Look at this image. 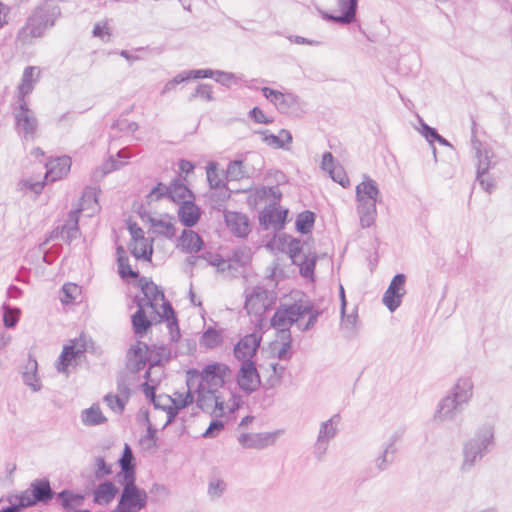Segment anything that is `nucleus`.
Listing matches in <instances>:
<instances>
[{"label":"nucleus","mask_w":512,"mask_h":512,"mask_svg":"<svg viewBox=\"0 0 512 512\" xmlns=\"http://www.w3.org/2000/svg\"><path fill=\"white\" fill-rule=\"evenodd\" d=\"M60 13V8L57 5L46 2L36 8L28 18L26 29L32 37H40L47 28L54 25Z\"/></svg>","instance_id":"3"},{"label":"nucleus","mask_w":512,"mask_h":512,"mask_svg":"<svg viewBox=\"0 0 512 512\" xmlns=\"http://www.w3.org/2000/svg\"><path fill=\"white\" fill-rule=\"evenodd\" d=\"M120 389V395L118 394H107L104 397V401L106 402L107 406L116 414H122L125 406L129 400V386H119Z\"/></svg>","instance_id":"30"},{"label":"nucleus","mask_w":512,"mask_h":512,"mask_svg":"<svg viewBox=\"0 0 512 512\" xmlns=\"http://www.w3.org/2000/svg\"><path fill=\"white\" fill-rule=\"evenodd\" d=\"M405 281L404 274H396L384 293L383 303L390 312H394L401 305L402 297L405 294Z\"/></svg>","instance_id":"12"},{"label":"nucleus","mask_w":512,"mask_h":512,"mask_svg":"<svg viewBox=\"0 0 512 512\" xmlns=\"http://www.w3.org/2000/svg\"><path fill=\"white\" fill-rule=\"evenodd\" d=\"M168 199L176 204L181 205V203L187 201V199H195V196L186 185H184L180 180L176 179L170 183Z\"/></svg>","instance_id":"31"},{"label":"nucleus","mask_w":512,"mask_h":512,"mask_svg":"<svg viewBox=\"0 0 512 512\" xmlns=\"http://www.w3.org/2000/svg\"><path fill=\"white\" fill-rule=\"evenodd\" d=\"M118 159L111 158L108 163L104 165V173L111 172L112 170L119 169L125 164V160L129 159L131 155L128 150L121 149L116 154Z\"/></svg>","instance_id":"49"},{"label":"nucleus","mask_w":512,"mask_h":512,"mask_svg":"<svg viewBox=\"0 0 512 512\" xmlns=\"http://www.w3.org/2000/svg\"><path fill=\"white\" fill-rule=\"evenodd\" d=\"M162 309V313H159L156 308L153 309V311L161 320H165L167 322L171 340L177 341L180 338V329L172 304L169 301H164L162 304Z\"/></svg>","instance_id":"24"},{"label":"nucleus","mask_w":512,"mask_h":512,"mask_svg":"<svg viewBox=\"0 0 512 512\" xmlns=\"http://www.w3.org/2000/svg\"><path fill=\"white\" fill-rule=\"evenodd\" d=\"M315 223V214L312 211L305 210L296 217L295 227L301 234L309 233Z\"/></svg>","instance_id":"39"},{"label":"nucleus","mask_w":512,"mask_h":512,"mask_svg":"<svg viewBox=\"0 0 512 512\" xmlns=\"http://www.w3.org/2000/svg\"><path fill=\"white\" fill-rule=\"evenodd\" d=\"M195 98H201L208 102L213 101L212 86L209 84L197 85L195 91L190 95L189 101H193Z\"/></svg>","instance_id":"53"},{"label":"nucleus","mask_w":512,"mask_h":512,"mask_svg":"<svg viewBox=\"0 0 512 512\" xmlns=\"http://www.w3.org/2000/svg\"><path fill=\"white\" fill-rule=\"evenodd\" d=\"M56 502L63 508L64 511H72L76 508L74 498L70 495V489H63L56 493Z\"/></svg>","instance_id":"51"},{"label":"nucleus","mask_w":512,"mask_h":512,"mask_svg":"<svg viewBox=\"0 0 512 512\" xmlns=\"http://www.w3.org/2000/svg\"><path fill=\"white\" fill-rule=\"evenodd\" d=\"M118 463L121 468L116 475L118 480L126 478V475H130V478L136 477L135 458L132 449L128 444L124 445L123 453L121 458L118 460Z\"/></svg>","instance_id":"26"},{"label":"nucleus","mask_w":512,"mask_h":512,"mask_svg":"<svg viewBox=\"0 0 512 512\" xmlns=\"http://www.w3.org/2000/svg\"><path fill=\"white\" fill-rule=\"evenodd\" d=\"M188 380L186 384H190V381L198 378L199 384H226V381L231 376L230 368L223 363H212L206 365L202 371H198L196 369H190L188 372Z\"/></svg>","instance_id":"8"},{"label":"nucleus","mask_w":512,"mask_h":512,"mask_svg":"<svg viewBox=\"0 0 512 512\" xmlns=\"http://www.w3.org/2000/svg\"><path fill=\"white\" fill-rule=\"evenodd\" d=\"M216 191L210 194V201L214 209L221 210L226 200L230 198L228 187L215 188Z\"/></svg>","instance_id":"47"},{"label":"nucleus","mask_w":512,"mask_h":512,"mask_svg":"<svg viewBox=\"0 0 512 512\" xmlns=\"http://www.w3.org/2000/svg\"><path fill=\"white\" fill-rule=\"evenodd\" d=\"M178 247L185 253H198L204 246L201 236L193 230L184 229L179 237Z\"/></svg>","instance_id":"23"},{"label":"nucleus","mask_w":512,"mask_h":512,"mask_svg":"<svg viewBox=\"0 0 512 512\" xmlns=\"http://www.w3.org/2000/svg\"><path fill=\"white\" fill-rule=\"evenodd\" d=\"M81 421L86 426H98L107 422L98 404H93L90 408L81 413Z\"/></svg>","instance_id":"35"},{"label":"nucleus","mask_w":512,"mask_h":512,"mask_svg":"<svg viewBox=\"0 0 512 512\" xmlns=\"http://www.w3.org/2000/svg\"><path fill=\"white\" fill-rule=\"evenodd\" d=\"M37 68L34 66H27L22 74L21 83L17 88V100L18 102L26 101L25 97L32 93L34 89V83L37 79H33L34 72Z\"/></svg>","instance_id":"29"},{"label":"nucleus","mask_w":512,"mask_h":512,"mask_svg":"<svg viewBox=\"0 0 512 512\" xmlns=\"http://www.w3.org/2000/svg\"><path fill=\"white\" fill-rule=\"evenodd\" d=\"M129 358V366L132 365V361H134L133 369L135 371H139L142 368L145 367L146 364V358H145V352L141 347L133 348L129 351L128 354Z\"/></svg>","instance_id":"48"},{"label":"nucleus","mask_w":512,"mask_h":512,"mask_svg":"<svg viewBox=\"0 0 512 512\" xmlns=\"http://www.w3.org/2000/svg\"><path fill=\"white\" fill-rule=\"evenodd\" d=\"M356 198L379 201L380 190L376 181L365 176V180L356 186Z\"/></svg>","instance_id":"32"},{"label":"nucleus","mask_w":512,"mask_h":512,"mask_svg":"<svg viewBox=\"0 0 512 512\" xmlns=\"http://www.w3.org/2000/svg\"><path fill=\"white\" fill-rule=\"evenodd\" d=\"M202 260H205L208 265L217 267L218 271L225 272V259H223L219 254H214L212 252H205L202 254Z\"/></svg>","instance_id":"57"},{"label":"nucleus","mask_w":512,"mask_h":512,"mask_svg":"<svg viewBox=\"0 0 512 512\" xmlns=\"http://www.w3.org/2000/svg\"><path fill=\"white\" fill-rule=\"evenodd\" d=\"M270 304L269 291L262 286H256L246 295L244 308L250 315H262Z\"/></svg>","instance_id":"11"},{"label":"nucleus","mask_w":512,"mask_h":512,"mask_svg":"<svg viewBox=\"0 0 512 512\" xmlns=\"http://www.w3.org/2000/svg\"><path fill=\"white\" fill-rule=\"evenodd\" d=\"M472 388L473 386H453L452 392L440 401L435 417L452 419L455 412L461 410L472 397Z\"/></svg>","instance_id":"4"},{"label":"nucleus","mask_w":512,"mask_h":512,"mask_svg":"<svg viewBox=\"0 0 512 512\" xmlns=\"http://www.w3.org/2000/svg\"><path fill=\"white\" fill-rule=\"evenodd\" d=\"M297 265L300 266V274L305 277L309 278L312 277L314 274V269L316 265V257L312 256H305L303 261L301 263H298Z\"/></svg>","instance_id":"56"},{"label":"nucleus","mask_w":512,"mask_h":512,"mask_svg":"<svg viewBox=\"0 0 512 512\" xmlns=\"http://www.w3.org/2000/svg\"><path fill=\"white\" fill-rule=\"evenodd\" d=\"M299 307V319L305 315H308V321L306 324L302 325L298 322V328L301 331H308L314 328L316 325L319 316L322 314V311L315 306V304L310 299H299L298 300Z\"/></svg>","instance_id":"19"},{"label":"nucleus","mask_w":512,"mask_h":512,"mask_svg":"<svg viewBox=\"0 0 512 512\" xmlns=\"http://www.w3.org/2000/svg\"><path fill=\"white\" fill-rule=\"evenodd\" d=\"M357 202H358V206H357L358 213H368V212L377 213L376 203L378 201L357 198Z\"/></svg>","instance_id":"63"},{"label":"nucleus","mask_w":512,"mask_h":512,"mask_svg":"<svg viewBox=\"0 0 512 512\" xmlns=\"http://www.w3.org/2000/svg\"><path fill=\"white\" fill-rule=\"evenodd\" d=\"M224 217L227 226L237 237H246L250 233L249 219L246 215L228 211Z\"/></svg>","instance_id":"21"},{"label":"nucleus","mask_w":512,"mask_h":512,"mask_svg":"<svg viewBox=\"0 0 512 512\" xmlns=\"http://www.w3.org/2000/svg\"><path fill=\"white\" fill-rule=\"evenodd\" d=\"M170 191V185L159 182L147 195L150 201H158L164 197L168 198V192Z\"/></svg>","instance_id":"59"},{"label":"nucleus","mask_w":512,"mask_h":512,"mask_svg":"<svg viewBox=\"0 0 512 512\" xmlns=\"http://www.w3.org/2000/svg\"><path fill=\"white\" fill-rule=\"evenodd\" d=\"M141 290L143 295L146 297L145 304H149V307L155 309V302L158 299H164L163 291L152 281H148L145 277L140 279Z\"/></svg>","instance_id":"33"},{"label":"nucleus","mask_w":512,"mask_h":512,"mask_svg":"<svg viewBox=\"0 0 512 512\" xmlns=\"http://www.w3.org/2000/svg\"><path fill=\"white\" fill-rule=\"evenodd\" d=\"M37 368V361L29 357L24 367V371L22 372V379L24 384H35L39 381V377L37 375Z\"/></svg>","instance_id":"44"},{"label":"nucleus","mask_w":512,"mask_h":512,"mask_svg":"<svg viewBox=\"0 0 512 512\" xmlns=\"http://www.w3.org/2000/svg\"><path fill=\"white\" fill-rule=\"evenodd\" d=\"M3 323L7 328H13L19 321L20 309L19 308H11L7 305L3 306Z\"/></svg>","instance_id":"52"},{"label":"nucleus","mask_w":512,"mask_h":512,"mask_svg":"<svg viewBox=\"0 0 512 512\" xmlns=\"http://www.w3.org/2000/svg\"><path fill=\"white\" fill-rule=\"evenodd\" d=\"M119 489L117 486L110 480H106L100 483L93 493V502L102 505L109 504L113 501V499L118 494Z\"/></svg>","instance_id":"27"},{"label":"nucleus","mask_w":512,"mask_h":512,"mask_svg":"<svg viewBox=\"0 0 512 512\" xmlns=\"http://www.w3.org/2000/svg\"><path fill=\"white\" fill-rule=\"evenodd\" d=\"M206 172H207V180H208L209 186L212 189L221 188V187L225 188V186H227L219 176L216 162H210L207 166Z\"/></svg>","instance_id":"46"},{"label":"nucleus","mask_w":512,"mask_h":512,"mask_svg":"<svg viewBox=\"0 0 512 512\" xmlns=\"http://www.w3.org/2000/svg\"><path fill=\"white\" fill-rule=\"evenodd\" d=\"M473 143H474V146H476V144L481 145L480 142H478V141H475ZM475 148H476V155L478 158L477 177L476 178L480 185H484L485 184V175L489 171V169L491 167V163L489 160L488 151L485 150L484 152H482L479 147H475Z\"/></svg>","instance_id":"36"},{"label":"nucleus","mask_w":512,"mask_h":512,"mask_svg":"<svg viewBox=\"0 0 512 512\" xmlns=\"http://www.w3.org/2000/svg\"><path fill=\"white\" fill-rule=\"evenodd\" d=\"M131 322L134 334L139 338L146 335L153 324L152 320L147 317L145 310L140 305L139 309L132 315Z\"/></svg>","instance_id":"34"},{"label":"nucleus","mask_w":512,"mask_h":512,"mask_svg":"<svg viewBox=\"0 0 512 512\" xmlns=\"http://www.w3.org/2000/svg\"><path fill=\"white\" fill-rule=\"evenodd\" d=\"M14 108L15 127L24 140H34L38 130V120L29 108L27 101L18 102Z\"/></svg>","instance_id":"6"},{"label":"nucleus","mask_w":512,"mask_h":512,"mask_svg":"<svg viewBox=\"0 0 512 512\" xmlns=\"http://www.w3.org/2000/svg\"><path fill=\"white\" fill-rule=\"evenodd\" d=\"M81 209L71 210L63 226V241L70 244L73 240L80 237L79 217Z\"/></svg>","instance_id":"25"},{"label":"nucleus","mask_w":512,"mask_h":512,"mask_svg":"<svg viewBox=\"0 0 512 512\" xmlns=\"http://www.w3.org/2000/svg\"><path fill=\"white\" fill-rule=\"evenodd\" d=\"M150 223L154 229V233L157 235L163 236L167 239H171L176 234L175 226L171 221L150 218Z\"/></svg>","instance_id":"38"},{"label":"nucleus","mask_w":512,"mask_h":512,"mask_svg":"<svg viewBox=\"0 0 512 512\" xmlns=\"http://www.w3.org/2000/svg\"><path fill=\"white\" fill-rule=\"evenodd\" d=\"M321 167L329 173L333 181L337 182L344 188L349 186L350 181L346 172L342 166L335 164L332 153L325 152L323 154Z\"/></svg>","instance_id":"18"},{"label":"nucleus","mask_w":512,"mask_h":512,"mask_svg":"<svg viewBox=\"0 0 512 512\" xmlns=\"http://www.w3.org/2000/svg\"><path fill=\"white\" fill-rule=\"evenodd\" d=\"M249 116L254 122L259 124H270L273 122V119L266 116L259 107L252 108L249 111Z\"/></svg>","instance_id":"64"},{"label":"nucleus","mask_w":512,"mask_h":512,"mask_svg":"<svg viewBox=\"0 0 512 512\" xmlns=\"http://www.w3.org/2000/svg\"><path fill=\"white\" fill-rule=\"evenodd\" d=\"M249 262V257L242 251H235L232 257L225 260L226 271L238 272L240 267H244Z\"/></svg>","instance_id":"43"},{"label":"nucleus","mask_w":512,"mask_h":512,"mask_svg":"<svg viewBox=\"0 0 512 512\" xmlns=\"http://www.w3.org/2000/svg\"><path fill=\"white\" fill-rule=\"evenodd\" d=\"M177 214L179 221L185 227L190 228L199 222L202 211L200 207L195 204V199H187V201L179 205Z\"/></svg>","instance_id":"16"},{"label":"nucleus","mask_w":512,"mask_h":512,"mask_svg":"<svg viewBox=\"0 0 512 512\" xmlns=\"http://www.w3.org/2000/svg\"><path fill=\"white\" fill-rule=\"evenodd\" d=\"M96 466H97V469L95 470V478L96 479H101L104 476H108V475L112 474L111 465L107 464L103 457L96 458Z\"/></svg>","instance_id":"61"},{"label":"nucleus","mask_w":512,"mask_h":512,"mask_svg":"<svg viewBox=\"0 0 512 512\" xmlns=\"http://www.w3.org/2000/svg\"><path fill=\"white\" fill-rule=\"evenodd\" d=\"M118 263V272L121 278H135L138 277L139 272L134 271L130 264L127 256H119L117 257Z\"/></svg>","instance_id":"50"},{"label":"nucleus","mask_w":512,"mask_h":512,"mask_svg":"<svg viewBox=\"0 0 512 512\" xmlns=\"http://www.w3.org/2000/svg\"><path fill=\"white\" fill-rule=\"evenodd\" d=\"M298 300L292 304L280 305L271 318V326L278 329L279 338L291 336L290 327L299 322Z\"/></svg>","instance_id":"7"},{"label":"nucleus","mask_w":512,"mask_h":512,"mask_svg":"<svg viewBox=\"0 0 512 512\" xmlns=\"http://www.w3.org/2000/svg\"><path fill=\"white\" fill-rule=\"evenodd\" d=\"M254 378L257 379L258 384H262L255 363L252 360L242 361L236 384H241V381L251 384Z\"/></svg>","instance_id":"37"},{"label":"nucleus","mask_w":512,"mask_h":512,"mask_svg":"<svg viewBox=\"0 0 512 512\" xmlns=\"http://www.w3.org/2000/svg\"><path fill=\"white\" fill-rule=\"evenodd\" d=\"M248 177L244 163L241 160L230 161L226 170V178L229 181H239Z\"/></svg>","instance_id":"40"},{"label":"nucleus","mask_w":512,"mask_h":512,"mask_svg":"<svg viewBox=\"0 0 512 512\" xmlns=\"http://www.w3.org/2000/svg\"><path fill=\"white\" fill-rule=\"evenodd\" d=\"M18 189L25 193L31 191L34 194L39 195L44 189V182L24 179L18 183Z\"/></svg>","instance_id":"55"},{"label":"nucleus","mask_w":512,"mask_h":512,"mask_svg":"<svg viewBox=\"0 0 512 512\" xmlns=\"http://www.w3.org/2000/svg\"><path fill=\"white\" fill-rule=\"evenodd\" d=\"M287 213V210L265 209L259 214L260 225L264 229L273 227L276 230H280L285 225Z\"/></svg>","instance_id":"20"},{"label":"nucleus","mask_w":512,"mask_h":512,"mask_svg":"<svg viewBox=\"0 0 512 512\" xmlns=\"http://www.w3.org/2000/svg\"><path fill=\"white\" fill-rule=\"evenodd\" d=\"M258 133L263 136L262 140L267 145L276 148H284V140L281 137L268 133V130L259 131Z\"/></svg>","instance_id":"62"},{"label":"nucleus","mask_w":512,"mask_h":512,"mask_svg":"<svg viewBox=\"0 0 512 512\" xmlns=\"http://www.w3.org/2000/svg\"><path fill=\"white\" fill-rule=\"evenodd\" d=\"M358 1L359 0H336L340 14H333L323 10H319V13L321 17L328 22L349 25L356 21Z\"/></svg>","instance_id":"10"},{"label":"nucleus","mask_w":512,"mask_h":512,"mask_svg":"<svg viewBox=\"0 0 512 512\" xmlns=\"http://www.w3.org/2000/svg\"><path fill=\"white\" fill-rule=\"evenodd\" d=\"M118 482L122 490L116 507L110 512H140L147 507L148 494L143 488L137 486L136 477L130 478V475H126V478Z\"/></svg>","instance_id":"2"},{"label":"nucleus","mask_w":512,"mask_h":512,"mask_svg":"<svg viewBox=\"0 0 512 512\" xmlns=\"http://www.w3.org/2000/svg\"><path fill=\"white\" fill-rule=\"evenodd\" d=\"M495 444L494 429L484 426L468 439L462 448L463 461L460 466L462 473H469L489 453Z\"/></svg>","instance_id":"1"},{"label":"nucleus","mask_w":512,"mask_h":512,"mask_svg":"<svg viewBox=\"0 0 512 512\" xmlns=\"http://www.w3.org/2000/svg\"><path fill=\"white\" fill-rule=\"evenodd\" d=\"M71 158L69 156L57 157L46 163L45 179L51 182L62 179L70 171Z\"/></svg>","instance_id":"17"},{"label":"nucleus","mask_w":512,"mask_h":512,"mask_svg":"<svg viewBox=\"0 0 512 512\" xmlns=\"http://www.w3.org/2000/svg\"><path fill=\"white\" fill-rule=\"evenodd\" d=\"M336 434L337 429L334 425L331 424V420L322 422L317 441L315 443V455L318 459H321V457L325 454L328 442L333 439Z\"/></svg>","instance_id":"22"},{"label":"nucleus","mask_w":512,"mask_h":512,"mask_svg":"<svg viewBox=\"0 0 512 512\" xmlns=\"http://www.w3.org/2000/svg\"><path fill=\"white\" fill-rule=\"evenodd\" d=\"M140 245L135 243L133 247L130 246L131 254L136 259H143L146 261H151L153 255V246L151 243H148V239L146 241H140Z\"/></svg>","instance_id":"42"},{"label":"nucleus","mask_w":512,"mask_h":512,"mask_svg":"<svg viewBox=\"0 0 512 512\" xmlns=\"http://www.w3.org/2000/svg\"><path fill=\"white\" fill-rule=\"evenodd\" d=\"M263 96L269 100L279 112L295 114L300 108L299 97L293 93H282L269 87L261 89Z\"/></svg>","instance_id":"9"},{"label":"nucleus","mask_w":512,"mask_h":512,"mask_svg":"<svg viewBox=\"0 0 512 512\" xmlns=\"http://www.w3.org/2000/svg\"><path fill=\"white\" fill-rule=\"evenodd\" d=\"M280 434V431L263 433H242L238 436V442L246 449L261 450L273 445Z\"/></svg>","instance_id":"13"},{"label":"nucleus","mask_w":512,"mask_h":512,"mask_svg":"<svg viewBox=\"0 0 512 512\" xmlns=\"http://www.w3.org/2000/svg\"><path fill=\"white\" fill-rule=\"evenodd\" d=\"M261 338L252 333L246 335L235 345L234 356L240 361H250L255 355Z\"/></svg>","instance_id":"15"},{"label":"nucleus","mask_w":512,"mask_h":512,"mask_svg":"<svg viewBox=\"0 0 512 512\" xmlns=\"http://www.w3.org/2000/svg\"><path fill=\"white\" fill-rule=\"evenodd\" d=\"M141 387L143 388V392L146 395V397L150 399V402L152 403L155 412H163L177 401L176 399L166 394L157 395L156 390L158 386Z\"/></svg>","instance_id":"28"},{"label":"nucleus","mask_w":512,"mask_h":512,"mask_svg":"<svg viewBox=\"0 0 512 512\" xmlns=\"http://www.w3.org/2000/svg\"><path fill=\"white\" fill-rule=\"evenodd\" d=\"M226 490V483L221 479L211 480L208 486V494L211 498H220Z\"/></svg>","instance_id":"58"},{"label":"nucleus","mask_w":512,"mask_h":512,"mask_svg":"<svg viewBox=\"0 0 512 512\" xmlns=\"http://www.w3.org/2000/svg\"><path fill=\"white\" fill-rule=\"evenodd\" d=\"M224 429V422L219 419H212L208 428L202 434L204 438H215Z\"/></svg>","instance_id":"60"},{"label":"nucleus","mask_w":512,"mask_h":512,"mask_svg":"<svg viewBox=\"0 0 512 512\" xmlns=\"http://www.w3.org/2000/svg\"><path fill=\"white\" fill-rule=\"evenodd\" d=\"M6 500L9 505L1 507L0 512H21L27 508L18 494L8 496Z\"/></svg>","instance_id":"54"},{"label":"nucleus","mask_w":512,"mask_h":512,"mask_svg":"<svg viewBox=\"0 0 512 512\" xmlns=\"http://www.w3.org/2000/svg\"><path fill=\"white\" fill-rule=\"evenodd\" d=\"M222 343V336L219 331L209 327L200 338V345L212 349Z\"/></svg>","instance_id":"41"},{"label":"nucleus","mask_w":512,"mask_h":512,"mask_svg":"<svg viewBox=\"0 0 512 512\" xmlns=\"http://www.w3.org/2000/svg\"><path fill=\"white\" fill-rule=\"evenodd\" d=\"M84 352V347H77L75 341H72L69 345H65L55 364L57 371L60 373H69V369L77 365L78 359L84 355Z\"/></svg>","instance_id":"14"},{"label":"nucleus","mask_w":512,"mask_h":512,"mask_svg":"<svg viewBox=\"0 0 512 512\" xmlns=\"http://www.w3.org/2000/svg\"><path fill=\"white\" fill-rule=\"evenodd\" d=\"M396 453L397 452L384 446L381 453L375 459V464H376L377 469L379 471L387 470L388 467L394 462Z\"/></svg>","instance_id":"45"},{"label":"nucleus","mask_w":512,"mask_h":512,"mask_svg":"<svg viewBox=\"0 0 512 512\" xmlns=\"http://www.w3.org/2000/svg\"><path fill=\"white\" fill-rule=\"evenodd\" d=\"M18 495L28 508L39 503H49L56 496V493L52 489L49 479L38 478L30 483L27 490Z\"/></svg>","instance_id":"5"}]
</instances>
